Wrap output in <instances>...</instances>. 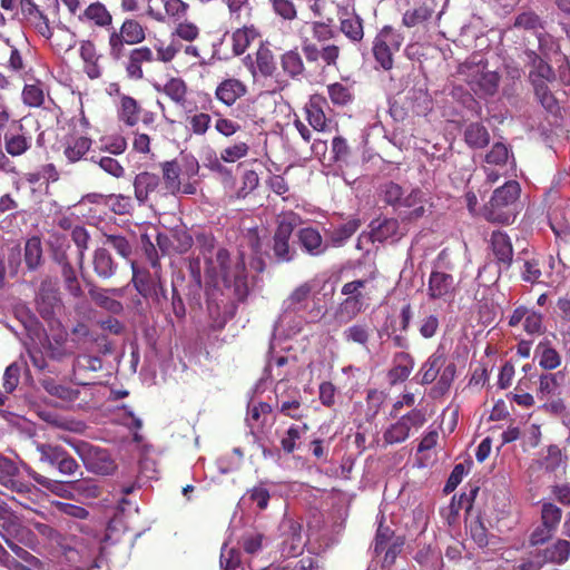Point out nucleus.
Wrapping results in <instances>:
<instances>
[{
    "mask_svg": "<svg viewBox=\"0 0 570 570\" xmlns=\"http://www.w3.org/2000/svg\"><path fill=\"white\" fill-rule=\"evenodd\" d=\"M195 239L205 261L206 277L210 281L220 278L222 282L234 286L235 293L244 298L246 294L245 272L247 271L244 254L232 256L228 249L219 247L213 256L217 240L210 232L197 233Z\"/></svg>",
    "mask_w": 570,
    "mask_h": 570,
    "instance_id": "1",
    "label": "nucleus"
},
{
    "mask_svg": "<svg viewBox=\"0 0 570 570\" xmlns=\"http://www.w3.org/2000/svg\"><path fill=\"white\" fill-rule=\"evenodd\" d=\"M217 281H212L213 286L207 283L206 296H207V312L209 317V326L213 331H222L226 324L233 320L237 313L238 304L245 303L249 295L248 285V273L245 272V286L246 294L244 298H240L234 289V286H229L226 282H223L225 289L228 292L225 295L218 287Z\"/></svg>",
    "mask_w": 570,
    "mask_h": 570,
    "instance_id": "2",
    "label": "nucleus"
},
{
    "mask_svg": "<svg viewBox=\"0 0 570 570\" xmlns=\"http://www.w3.org/2000/svg\"><path fill=\"white\" fill-rule=\"evenodd\" d=\"M521 188L518 181L510 180L494 190L488 205L483 206L482 216L493 223L511 224L518 213V199Z\"/></svg>",
    "mask_w": 570,
    "mask_h": 570,
    "instance_id": "3",
    "label": "nucleus"
},
{
    "mask_svg": "<svg viewBox=\"0 0 570 570\" xmlns=\"http://www.w3.org/2000/svg\"><path fill=\"white\" fill-rule=\"evenodd\" d=\"M376 273L372 272L366 278L354 279L342 286L341 293L346 296L337 306L335 318L340 323H348L356 318L367 307L371 299L368 285L375 279Z\"/></svg>",
    "mask_w": 570,
    "mask_h": 570,
    "instance_id": "4",
    "label": "nucleus"
},
{
    "mask_svg": "<svg viewBox=\"0 0 570 570\" xmlns=\"http://www.w3.org/2000/svg\"><path fill=\"white\" fill-rule=\"evenodd\" d=\"M147 28L134 18H126L119 28L112 27L108 35V56L112 61H120L127 46L142 43L147 37Z\"/></svg>",
    "mask_w": 570,
    "mask_h": 570,
    "instance_id": "5",
    "label": "nucleus"
},
{
    "mask_svg": "<svg viewBox=\"0 0 570 570\" xmlns=\"http://www.w3.org/2000/svg\"><path fill=\"white\" fill-rule=\"evenodd\" d=\"M299 222V215L294 212H286L277 217L272 249L278 263H289L294 259L296 252L289 240Z\"/></svg>",
    "mask_w": 570,
    "mask_h": 570,
    "instance_id": "6",
    "label": "nucleus"
},
{
    "mask_svg": "<svg viewBox=\"0 0 570 570\" xmlns=\"http://www.w3.org/2000/svg\"><path fill=\"white\" fill-rule=\"evenodd\" d=\"M403 36L391 26H384L374 37L372 53L375 62L385 71L394 66V55L403 43Z\"/></svg>",
    "mask_w": 570,
    "mask_h": 570,
    "instance_id": "7",
    "label": "nucleus"
},
{
    "mask_svg": "<svg viewBox=\"0 0 570 570\" xmlns=\"http://www.w3.org/2000/svg\"><path fill=\"white\" fill-rule=\"evenodd\" d=\"M131 282L136 291L145 298L150 299L156 307H161L164 302L167 301V291L159 271L153 274L142 268L132 266Z\"/></svg>",
    "mask_w": 570,
    "mask_h": 570,
    "instance_id": "8",
    "label": "nucleus"
},
{
    "mask_svg": "<svg viewBox=\"0 0 570 570\" xmlns=\"http://www.w3.org/2000/svg\"><path fill=\"white\" fill-rule=\"evenodd\" d=\"M425 422L424 411L412 409L385 429L383 432L384 445H395L405 442L410 438L411 431H417Z\"/></svg>",
    "mask_w": 570,
    "mask_h": 570,
    "instance_id": "9",
    "label": "nucleus"
},
{
    "mask_svg": "<svg viewBox=\"0 0 570 570\" xmlns=\"http://www.w3.org/2000/svg\"><path fill=\"white\" fill-rule=\"evenodd\" d=\"M68 443L75 449L85 466L95 473L107 475L115 470V462L106 449L90 444L86 441Z\"/></svg>",
    "mask_w": 570,
    "mask_h": 570,
    "instance_id": "10",
    "label": "nucleus"
},
{
    "mask_svg": "<svg viewBox=\"0 0 570 570\" xmlns=\"http://www.w3.org/2000/svg\"><path fill=\"white\" fill-rule=\"evenodd\" d=\"M541 524L530 535L531 546L546 543L557 532L562 519V510L550 501L541 502Z\"/></svg>",
    "mask_w": 570,
    "mask_h": 570,
    "instance_id": "11",
    "label": "nucleus"
},
{
    "mask_svg": "<svg viewBox=\"0 0 570 570\" xmlns=\"http://www.w3.org/2000/svg\"><path fill=\"white\" fill-rule=\"evenodd\" d=\"M156 61L155 53L148 46L126 48V53L119 61L125 70L126 78L130 81H140L145 78L144 65Z\"/></svg>",
    "mask_w": 570,
    "mask_h": 570,
    "instance_id": "12",
    "label": "nucleus"
},
{
    "mask_svg": "<svg viewBox=\"0 0 570 570\" xmlns=\"http://www.w3.org/2000/svg\"><path fill=\"white\" fill-rule=\"evenodd\" d=\"M35 302L37 312L45 321L53 320L57 312L62 308L59 289L50 278L41 282Z\"/></svg>",
    "mask_w": 570,
    "mask_h": 570,
    "instance_id": "13",
    "label": "nucleus"
},
{
    "mask_svg": "<svg viewBox=\"0 0 570 570\" xmlns=\"http://www.w3.org/2000/svg\"><path fill=\"white\" fill-rule=\"evenodd\" d=\"M32 135L24 128L21 120H12L3 135L6 153L11 157H20L32 148Z\"/></svg>",
    "mask_w": 570,
    "mask_h": 570,
    "instance_id": "14",
    "label": "nucleus"
},
{
    "mask_svg": "<svg viewBox=\"0 0 570 570\" xmlns=\"http://www.w3.org/2000/svg\"><path fill=\"white\" fill-rule=\"evenodd\" d=\"M426 199L424 193L420 188H413L409 194L400 196L399 204H393L402 222H415L422 218L426 213Z\"/></svg>",
    "mask_w": 570,
    "mask_h": 570,
    "instance_id": "15",
    "label": "nucleus"
},
{
    "mask_svg": "<svg viewBox=\"0 0 570 570\" xmlns=\"http://www.w3.org/2000/svg\"><path fill=\"white\" fill-rule=\"evenodd\" d=\"M465 77L471 90L481 98L493 96L499 88L500 77L495 71H480L479 67H469Z\"/></svg>",
    "mask_w": 570,
    "mask_h": 570,
    "instance_id": "16",
    "label": "nucleus"
},
{
    "mask_svg": "<svg viewBox=\"0 0 570 570\" xmlns=\"http://www.w3.org/2000/svg\"><path fill=\"white\" fill-rule=\"evenodd\" d=\"M78 20L83 23H90L98 29L106 30L108 35L114 27L111 12L100 1L89 3L81 12L78 13Z\"/></svg>",
    "mask_w": 570,
    "mask_h": 570,
    "instance_id": "17",
    "label": "nucleus"
},
{
    "mask_svg": "<svg viewBox=\"0 0 570 570\" xmlns=\"http://www.w3.org/2000/svg\"><path fill=\"white\" fill-rule=\"evenodd\" d=\"M20 470L9 458L0 454V484L18 494H27L31 491V485L17 479Z\"/></svg>",
    "mask_w": 570,
    "mask_h": 570,
    "instance_id": "18",
    "label": "nucleus"
},
{
    "mask_svg": "<svg viewBox=\"0 0 570 570\" xmlns=\"http://www.w3.org/2000/svg\"><path fill=\"white\" fill-rule=\"evenodd\" d=\"M330 109L327 99L318 94L309 97L305 105V112L308 124L317 131H326L331 120L327 118L325 110Z\"/></svg>",
    "mask_w": 570,
    "mask_h": 570,
    "instance_id": "19",
    "label": "nucleus"
},
{
    "mask_svg": "<svg viewBox=\"0 0 570 570\" xmlns=\"http://www.w3.org/2000/svg\"><path fill=\"white\" fill-rule=\"evenodd\" d=\"M102 361L90 354H79L72 363V376L78 385H89L92 374L100 371Z\"/></svg>",
    "mask_w": 570,
    "mask_h": 570,
    "instance_id": "20",
    "label": "nucleus"
},
{
    "mask_svg": "<svg viewBox=\"0 0 570 570\" xmlns=\"http://www.w3.org/2000/svg\"><path fill=\"white\" fill-rule=\"evenodd\" d=\"M77 343L70 340L66 332L53 334L45 345L47 356L57 362H62L75 355Z\"/></svg>",
    "mask_w": 570,
    "mask_h": 570,
    "instance_id": "21",
    "label": "nucleus"
},
{
    "mask_svg": "<svg viewBox=\"0 0 570 570\" xmlns=\"http://www.w3.org/2000/svg\"><path fill=\"white\" fill-rule=\"evenodd\" d=\"M22 18L31 24L36 31L46 39L52 37V29L48 17L32 0H20Z\"/></svg>",
    "mask_w": 570,
    "mask_h": 570,
    "instance_id": "22",
    "label": "nucleus"
},
{
    "mask_svg": "<svg viewBox=\"0 0 570 570\" xmlns=\"http://www.w3.org/2000/svg\"><path fill=\"white\" fill-rule=\"evenodd\" d=\"M164 9L153 4L147 6L146 14L157 22H165L167 18L183 19L188 11V3L183 0H161Z\"/></svg>",
    "mask_w": 570,
    "mask_h": 570,
    "instance_id": "23",
    "label": "nucleus"
},
{
    "mask_svg": "<svg viewBox=\"0 0 570 570\" xmlns=\"http://www.w3.org/2000/svg\"><path fill=\"white\" fill-rule=\"evenodd\" d=\"M247 94V86L237 78H226L215 89V98L227 107H232Z\"/></svg>",
    "mask_w": 570,
    "mask_h": 570,
    "instance_id": "24",
    "label": "nucleus"
},
{
    "mask_svg": "<svg viewBox=\"0 0 570 570\" xmlns=\"http://www.w3.org/2000/svg\"><path fill=\"white\" fill-rule=\"evenodd\" d=\"M160 188V177L150 171H141L134 179L135 198L139 205H145L153 194Z\"/></svg>",
    "mask_w": 570,
    "mask_h": 570,
    "instance_id": "25",
    "label": "nucleus"
},
{
    "mask_svg": "<svg viewBox=\"0 0 570 570\" xmlns=\"http://www.w3.org/2000/svg\"><path fill=\"white\" fill-rule=\"evenodd\" d=\"M463 508V493L454 494L450 503L440 509V515L442 517L444 524L448 527V531L453 538L461 535V515L460 512Z\"/></svg>",
    "mask_w": 570,
    "mask_h": 570,
    "instance_id": "26",
    "label": "nucleus"
},
{
    "mask_svg": "<svg viewBox=\"0 0 570 570\" xmlns=\"http://www.w3.org/2000/svg\"><path fill=\"white\" fill-rule=\"evenodd\" d=\"M340 31L353 43L364 38L363 19L355 12L344 9L340 12Z\"/></svg>",
    "mask_w": 570,
    "mask_h": 570,
    "instance_id": "27",
    "label": "nucleus"
},
{
    "mask_svg": "<svg viewBox=\"0 0 570 570\" xmlns=\"http://www.w3.org/2000/svg\"><path fill=\"white\" fill-rule=\"evenodd\" d=\"M56 261L60 265V274L63 282L66 292L73 298H80L83 296V291L78 279L75 267L69 262L67 255L61 253L56 255Z\"/></svg>",
    "mask_w": 570,
    "mask_h": 570,
    "instance_id": "28",
    "label": "nucleus"
},
{
    "mask_svg": "<svg viewBox=\"0 0 570 570\" xmlns=\"http://www.w3.org/2000/svg\"><path fill=\"white\" fill-rule=\"evenodd\" d=\"M297 239L302 249L311 256L323 255L328 248L321 233L311 226L301 228L297 232Z\"/></svg>",
    "mask_w": 570,
    "mask_h": 570,
    "instance_id": "29",
    "label": "nucleus"
},
{
    "mask_svg": "<svg viewBox=\"0 0 570 570\" xmlns=\"http://www.w3.org/2000/svg\"><path fill=\"white\" fill-rule=\"evenodd\" d=\"M491 249L498 263L504 267H510L513 259V247L509 235L501 230H495L491 235Z\"/></svg>",
    "mask_w": 570,
    "mask_h": 570,
    "instance_id": "30",
    "label": "nucleus"
},
{
    "mask_svg": "<svg viewBox=\"0 0 570 570\" xmlns=\"http://www.w3.org/2000/svg\"><path fill=\"white\" fill-rule=\"evenodd\" d=\"M142 107L129 95H120L117 108L118 120L128 127H135L140 121Z\"/></svg>",
    "mask_w": 570,
    "mask_h": 570,
    "instance_id": "31",
    "label": "nucleus"
},
{
    "mask_svg": "<svg viewBox=\"0 0 570 570\" xmlns=\"http://www.w3.org/2000/svg\"><path fill=\"white\" fill-rule=\"evenodd\" d=\"M454 291L453 277L443 272H432L429 278V296L432 299L449 298Z\"/></svg>",
    "mask_w": 570,
    "mask_h": 570,
    "instance_id": "32",
    "label": "nucleus"
},
{
    "mask_svg": "<svg viewBox=\"0 0 570 570\" xmlns=\"http://www.w3.org/2000/svg\"><path fill=\"white\" fill-rule=\"evenodd\" d=\"M414 367L413 357L405 352H399L393 357V365L387 372L391 385L404 382L410 376Z\"/></svg>",
    "mask_w": 570,
    "mask_h": 570,
    "instance_id": "33",
    "label": "nucleus"
},
{
    "mask_svg": "<svg viewBox=\"0 0 570 570\" xmlns=\"http://www.w3.org/2000/svg\"><path fill=\"white\" fill-rule=\"evenodd\" d=\"M434 0H417L413 9L406 10L402 22L405 27L412 28L426 22L434 13Z\"/></svg>",
    "mask_w": 570,
    "mask_h": 570,
    "instance_id": "34",
    "label": "nucleus"
},
{
    "mask_svg": "<svg viewBox=\"0 0 570 570\" xmlns=\"http://www.w3.org/2000/svg\"><path fill=\"white\" fill-rule=\"evenodd\" d=\"M277 411L282 415L295 421L305 417V409L302 403V395L297 389H294L287 397L282 396L277 400Z\"/></svg>",
    "mask_w": 570,
    "mask_h": 570,
    "instance_id": "35",
    "label": "nucleus"
},
{
    "mask_svg": "<svg viewBox=\"0 0 570 570\" xmlns=\"http://www.w3.org/2000/svg\"><path fill=\"white\" fill-rule=\"evenodd\" d=\"M534 358L538 360L539 366L546 371L558 368L561 365L562 360L560 353L548 340L539 342L535 346Z\"/></svg>",
    "mask_w": 570,
    "mask_h": 570,
    "instance_id": "36",
    "label": "nucleus"
},
{
    "mask_svg": "<svg viewBox=\"0 0 570 570\" xmlns=\"http://www.w3.org/2000/svg\"><path fill=\"white\" fill-rule=\"evenodd\" d=\"M43 390L51 396L57 397L66 403H75L80 397V390L58 383L52 377L40 381Z\"/></svg>",
    "mask_w": 570,
    "mask_h": 570,
    "instance_id": "37",
    "label": "nucleus"
},
{
    "mask_svg": "<svg viewBox=\"0 0 570 570\" xmlns=\"http://www.w3.org/2000/svg\"><path fill=\"white\" fill-rule=\"evenodd\" d=\"M529 58L531 59V70L529 72V78L533 87L539 83L546 85L547 82L554 80L556 76L553 69L548 62H546L533 51L529 53Z\"/></svg>",
    "mask_w": 570,
    "mask_h": 570,
    "instance_id": "38",
    "label": "nucleus"
},
{
    "mask_svg": "<svg viewBox=\"0 0 570 570\" xmlns=\"http://www.w3.org/2000/svg\"><path fill=\"white\" fill-rule=\"evenodd\" d=\"M313 289V281L305 282L295 287L284 302L286 309L292 312H299L305 309L307 307V303Z\"/></svg>",
    "mask_w": 570,
    "mask_h": 570,
    "instance_id": "39",
    "label": "nucleus"
},
{
    "mask_svg": "<svg viewBox=\"0 0 570 570\" xmlns=\"http://www.w3.org/2000/svg\"><path fill=\"white\" fill-rule=\"evenodd\" d=\"M370 227L372 242L384 243L390 238L400 237V224L396 218H384L383 220H373Z\"/></svg>",
    "mask_w": 570,
    "mask_h": 570,
    "instance_id": "40",
    "label": "nucleus"
},
{
    "mask_svg": "<svg viewBox=\"0 0 570 570\" xmlns=\"http://www.w3.org/2000/svg\"><path fill=\"white\" fill-rule=\"evenodd\" d=\"M94 272L99 278L108 279L117 272V264L106 248H97L92 257Z\"/></svg>",
    "mask_w": 570,
    "mask_h": 570,
    "instance_id": "41",
    "label": "nucleus"
},
{
    "mask_svg": "<svg viewBox=\"0 0 570 570\" xmlns=\"http://www.w3.org/2000/svg\"><path fill=\"white\" fill-rule=\"evenodd\" d=\"M159 91L168 97L177 106L186 107L188 100V87L184 79L179 77H171L164 83Z\"/></svg>",
    "mask_w": 570,
    "mask_h": 570,
    "instance_id": "42",
    "label": "nucleus"
},
{
    "mask_svg": "<svg viewBox=\"0 0 570 570\" xmlns=\"http://www.w3.org/2000/svg\"><path fill=\"white\" fill-rule=\"evenodd\" d=\"M373 334V328L366 322H356L343 332V338L346 343L357 344L361 347L367 348L368 342Z\"/></svg>",
    "mask_w": 570,
    "mask_h": 570,
    "instance_id": "43",
    "label": "nucleus"
},
{
    "mask_svg": "<svg viewBox=\"0 0 570 570\" xmlns=\"http://www.w3.org/2000/svg\"><path fill=\"white\" fill-rule=\"evenodd\" d=\"M261 36L255 26H243L232 35V49L236 56L243 55L249 45Z\"/></svg>",
    "mask_w": 570,
    "mask_h": 570,
    "instance_id": "44",
    "label": "nucleus"
},
{
    "mask_svg": "<svg viewBox=\"0 0 570 570\" xmlns=\"http://www.w3.org/2000/svg\"><path fill=\"white\" fill-rule=\"evenodd\" d=\"M283 72L291 79H299L304 76L305 66L297 50H288L281 56Z\"/></svg>",
    "mask_w": 570,
    "mask_h": 570,
    "instance_id": "45",
    "label": "nucleus"
},
{
    "mask_svg": "<svg viewBox=\"0 0 570 570\" xmlns=\"http://www.w3.org/2000/svg\"><path fill=\"white\" fill-rule=\"evenodd\" d=\"M164 185L166 194L177 195L180 193V173L181 168L176 160L164 161L161 165Z\"/></svg>",
    "mask_w": 570,
    "mask_h": 570,
    "instance_id": "46",
    "label": "nucleus"
},
{
    "mask_svg": "<svg viewBox=\"0 0 570 570\" xmlns=\"http://www.w3.org/2000/svg\"><path fill=\"white\" fill-rule=\"evenodd\" d=\"M563 373L557 372V373H544L539 376V386L537 390V397L540 401L547 400L548 397H551L554 395L561 384V381L563 380Z\"/></svg>",
    "mask_w": 570,
    "mask_h": 570,
    "instance_id": "47",
    "label": "nucleus"
},
{
    "mask_svg": "<svg viewBox=\"0 0 570 570\" xmlns=\"http://www.w3.org/2000/svg\"><path fill=\"white\" fill-rule=\"evenodd\" d=\"M445 360L443 354L439 352L433 353L422 365L420 372L417 373L419 382L421 384H430L432 383L440 373L441 367L444 365Z\"/></svg>",
    "mask_w": 570,
    "mask_h": 570,
    "instance_id": "48",
    "label": "nucleus"
},
{
    "mask_svg": "<svg viewBox=\"0 0 570 570\" xmlns=\"http://www.w3.org/2000/svg\"><path fill=\"white\" fill-rule=\"evenodd\" d=\"M541 556L543 562L562 564L570 557V542L564 539H559L553 544L547 547Z\"/></svg>",
    "mask_w": 570,
    "mask_h": 570,
    "instance_id": "49",
    "label": "nucleus"
},
{
    "mask_svg": "<svg viewBox=\"0 0 570 570\" xmlns=\"http://www.w3.org/2000/svg\"><path fill=\"white\" fill-rule=\"evenodd\" d=\"M37 450L40 454V461L55 466L58 471L68 453L61 445L50 443L38 444Z\"/></svg>",
    "mask_w": 570,
    "mask_h": 570,
    "instance_id": "50",
    "label": "nucleus"
},
{
    "mask_svg": "<svg viewBox=\"0 0 570 570\" xmlns=\"http://www.w3.org/2000/svg\"><path fill=\"white\" fill-rule=\"evenodd\" d=\"M108 293L109 289L98 288L96 286L89 288V296L97 306L112 314H120L124 311L122 304L110 297Z\"/></svg>",
    "mask_w": 570,
    "mask_h": 570,
    "instance_id": "51",
    "label": "nucleus"
},
{
    "mask_svg": "<svg viewBox=\"0 0 570 570\" xmlns=\"http://www.w3.org/2000/svg\"><path fill=\"white\" fill-rule=\"evenodd\" d=\"M91 147V139L88 137H77L68 140L63 155L68 159L69 163H77L83 158V156L89 151Z\"/></svg>",
    "mask_w": 570,
    "mask_h": 570,
    "instance_id": "52",
    "label": "nucleus"
},
{
    "mask_svg": "<svg viewBox=\"0 0 570 570\" xmlns=\"http://www.w3.org/2000/svg\"><path fill=\"white\" fill-rule=\"evenodd\" d=\"M360 227L361 219L352 218L346 223L340 225L338 227L334 228L330 235V239L334 246H341L347 239H350Z\"/></svg>",
    "mask_w": 570,
    "mask_h": 570,
    "instance_id": "53",
    "label": "nucleus"
},
{
    "mask_svg": "<svg viewBox=\"0 0 570 570\" xmlns=\"http://www.w3.org/2000/svg\"><path fill=\"white\" fill-rule=\"evenodd\" d=\"M219 563L222 570H246L240 552L235 548H228L227 544L222 547Z\"/></svg>",
    "mask_w": 570,
    "mask_h": 570,
    "instance_id": "54",
    "label": "nucleus"
},
{
    "mask_svg": "<svg viewBox=\"0 0 570 570\" xmlns=\"http://www.w3.org/2000/svg\"><path fill=\"white\" fill-rule=\"evenodd\" d=\"M70 490L82 499H97L101 494L100 487L95 480L82 479L70 482Z\"/></svg>",
    "mask_w": 570,
    "mask_h": 570,
    "instance_id": "55",
    "label": "nucleus"
},
{
    "mask_svg": "<svg viewBox=\"0 0 570 570\" xmlns=\"http://www.w3.org/2000/svg\"><path fill=\"white\" fill-rule=\"evenodd\" d=\"M256 68L263 77H272L276 71L274 55L267 47H261L256 52Z\"/></svg>",
    "mask_w": 570,
    "mask_h": 570,
    "instance_id": "56",
    "label": "nucleus"
},
{
    "mask_svg": "<svg viewBox=\"0 0 570 570\" xmlns=\"http://www.w3.org/2000/svg\"><path fill=\"white\" fill-rule=\"evenodd\" d=\"M39 416L41 420L47 422L53 428L61 429L65 431L78 432L80 430L81 423L75 420L66 419L58 413L42 411L39 412Z\"/></svg>",
    "mask_w": 570,
    "mask_h": 570,
    "instance_id": "57",
    "label": "nucleus"
},
{
    "mask_svg": "<svg viewBox=\"0 0 570 570\" xmlns=\"http://www.w3.org/2000/svg\"><path fill=\"white\" fill-rule=\"evenodd\" d=\"M42 258L41 242L38 237H31L24 246V262L29 269L33 271L40 266Z\"/></svg>",
    "mask_w": 570,
    "mask_h": 570,
    "instance_id": "58",
    "label": "nucleus"
},
{
    "mask_svg": "<svg viewBox=\"0 0 570 570\" xmlns=\"http://www.w3.org/2000/svg\"><path fill=\"white\" fill-rule=\"evenodd\" d=\"M307 430L308 425L306 423L303 425L292 424L281 439V446L283 451L287 454L293 453L296 449L297 441Z\"/></svg>",
    "mask_w": 570,
    "mask_h": 570,
    "instance_id": "59",
    "label": "nucleus"
},
{
    "mask_svg": "<svg viewBox=\"0 0 570 570\" xmlns=\"http://www.w3.org/2000/svg\"><path fill=\"white\" fill-rule=\"evenodd\" d=\"M327 94L330 100L335 106H346L351 104L354 99V95L350 87L341 83L334 82L327 86Z\"/></svg>",
    "mask_w": 570,
    "mask_h": 570,
    "instance_id": "60",
    "label": "nucleus"
},
{
    "mask_svg": "<svg viewBox=\"0 0 570 570\" xmlns=\"http://www.w3.org/2000/svg\"><path fill=\"white\" fill-rule=\"evenodd\" d=\"M199 27L196 23L188 20L178 22L174 30L171 31V38L178 41L184 40L189 43L195 41L199 37Z\"/></svg>",
    "mask_w": 570,
    "mask_h": 570,
    "instance_id": "61",
    "label": "nucleus"
},
{
    "mask_svg": "<svg viewBox=\"0 0 570 570\" xmlns=\"http://www.w3.org/2000/svg\"><path fill=\"white\" fill-rule=\"evenodd\" d=\"M514 27L537 33L543 29V21L534 11H523L514 19Z\"/></svg>",
    "mask_w": 570,
    "mask_h": 570,
    "instance_id": "62",
    "label": "nucleus"
},
{
    "mask_svg": "<svg viewBox=\"0 0 570 570\" xmlns=\"http://www.w3.org/2000/svg\"><path fill=\"white\" fill-rule=\"evenodd\" d=\"M465 144L481 148L489 144V134L480 124H471L465 130Z\"/></svg>",
    "mask_w": 570,
    "mask_h": 570,
    "instance_id": "63",
    "label": "nucleus"
},
{
    "mask_svg": "<svg viewBox=\"0 0 570 570\" xmlns=\"http://www.w3.org/2000/svg\"><path fill=\"white\" fill-rule=\"evenodd\" d=\"M22 100L29 107H40L45 101V92L41 82L27 83L22 90Z\"/></svg>",
    "mask_w": 570,
    "mask_h": 570,
    "instance_id": "64",
    "label": "nucleus"
}]
</instances>
